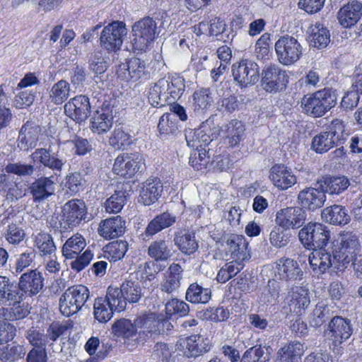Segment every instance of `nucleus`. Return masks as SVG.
Instances as JSON below:
<instances>
[{"instance_id": "f257e3e1", "label": "nucleus", "mask_w": 362, "mask_h": 362, "mask_svg": "<svg viewBox=\"0 0 362 362\" xmlns=\"http://www.w3.org/2000/svg\"><path fill=\"white\" fill-rule=\"evenodd\" d=\"M331 250L334 259L337 263L335 269L341 270L346 268L350 263L356 264L361 244L356 233H341L339 238L332 243Z\"/></svg>"}, {"instance_id": "f03ea898", "label": "nucleus", "mask_w": 362, "mask_h": 362, "mask_svg": "<svg viewBox=\"0 0 362 362\" xmlns=\"http://www.w3.org/2000/svg\"><path fill=\"white\" fill-rule=\"evenodd\" d=\"M134 323L141 344H144L153 335L163 334L173 327L168 319L154 313H144L137 316Z\"/></svg>"}, {"instance_id": "7ed1b4c3", "label": "nucleus", "mask_w": 362, "mask_h": 362, "mask_svg": "<svg viewBox=\"0 0 362 362\" xmlns=\"http://www.w3.org/2000/svg\"><path fill=\"white\" fill-rule=\"evenodd\" d=\"M301 103L307 115L314 117H322L337 104V93L332 88H325L310 97L305 96Z\"/></svg>"}, {"instance_id": "20e7f679", "label": "nucleus", "mask_w": 362, "mask_h": 362, "mask_svg": "<svg viewBox=\"0 0 362 362\" xmlns=\"http://www.w3.org/2000/svg\"><path fill=\"white\" fill-rule=\"evenodd\" d=\"M90 296L88 288L83 285L68 288L59 299V309L65 316H70L79 311Z\"/></svg>"}, {"instance_id": "39448f33", "label": "nucleus", "mask_w": 362, "mask_h": 362, "mask_svg": "<svg viewBox=\"0 0 362 362\" xmlns=\"http://www.w3.org/2000/svg\"><path fill=\"white\" fill-rule=\"evenodd\" d=\"M132 32L134 49L146 52L158 34L157 24L152 18L146 17L134 23Z\"/></svg>"}, {"instance_id": "423d86ee", "label": "nucleus", "mask_w": 362, "mask_h": 362, "mask_svg": "<svg viewBox=\"0 0 362 362\" xmlns=\"http://www.w3.org/2000/svg\"><path fill=\"white\" fill-rule=\"evenodd\" d=\"M274 49L278 61L284 65H291L298 61L303 54V47L298 40L288 35L280 37L275 42Z\"/></svg>"}, {"instance_id": "0eeeda50", "label": "nucleus", "mask_w": 362, "mask_h": 362, "mask_svg": "<svg viewBox=\"0 0 362 362\" xmlns=\"http://www.w3.org/2000/svg\"><path fill=\"white\" fill-rule=\"evenodd\" d=\"M127 34V29L123 22L113 21L103 29L100 36V47L108 52H116L120 49Z\"/></svg>"}, {"instance_id": "6e6552de", "label": "nucleus", "mask_w": 362, "mask_h": 362, "mask_svg": "<svg viewBox=\"0 0 362 362\" xmlns=\"http://www.w3.org/2000/svg\"><path fill=\"white\" fill-rule=\"evenodd\" d=\"M343 132L342 122L334 119L329 127V130L317 134L312 141V148L317 153L328 151L340 143V134Z\"/></svg>"}, {"instance_id": "1a4fd4ad", "label": "nucleus", "mask_w": 362, "mask_h": 362, "mask_svg": "<svg viewBox=\"0 0 362 362\" xmlns=\"http://www.w3.org/2000/svg\"><path fill=\"white\" fill-rule=\"evenodd\" d=\"M110 293L111 292L108 288L106 296L97 298L93 305L94 317L101 323L108 322L112 317L114 311L121 312L126 308L124 299L116 298L110 299Z\"/></svg>"}, {"instance_id": "9d476101", "label": "nucleus", "mask_w": 362, "mask_h": 362, "mask_svg": "<svg viewBox=\"0 0 362 362\" xmlns=\"http://www.w3.org/2000/svg\"><path fill=\"white\" fill-rule=\"evenodd\" d=\"M326 332L329 340L332 341L333 351L340 354L341 351L340 345L350 338L353 329L349 320L336 316L331 320Z\"/></svg>"}, {"instance_id": "9b49d317", "label": "nucleus", "mask_w": 362, "mask_h": 362, "mask_svg": "<svg viewBox=\"0 0 362 362\" xmlns=\"http://www.w3.org/2000/svg\"><path fill=\"white\" fill-rule=\"evenodd\" d=\"M306 216L305 211L301 208L287 207L276 213L275 222L279 226H322L307 219Z\"/></svg>"}, {"instance_id": "f8f14e48", "label": "nucleus", "mask_w": 362, "mask_h": 362, "mask_svg": "<svg viewBox=\"0 0 362 362\" xmlns=\"http://www.w3.org/2000/svg\"><path fill=\"white\" fill-rule=\"evenodd\" d=\"M234 81L241 87L253 85L259 81V66L250 60H242L232 66Z\"/></svg>"}, {"instance_id": "ddd939ff", "label": "nucleus", "mask_w": 362, "mask_h": 362, "mask_svg": "<svg viewBox=\"0 0 362 362\" xmlns=\"http://www.w3.org/2000/svg\"><path fill=\"white\" fill-rule=\"evenodd\" d=\"M144 164V159L139 153H122L116 158L112 170L117 175L131 177L142 170Z\"/></svg>"}, {"instance_id": "4468645a", "label": "nucleus", "mask_w": 362, "mask_h": 362, "mask_svg": "<svg viewBox=\"0 0 362 362\" xmlns=\"http://www.w3.org/2000/svg\"><path fill=\"white\" fill-rule=\"evenodd\" d=\"M90 100L84 95L71 98L64 106L65 115L78 124L86 122L90 116Z\"/></svg>"}, {"instance_id": "2eb2a0df", "label": "nucleus", "mask_w": 362, "mask_h": 362, "mask_svg": "<svg viewBox=\"0 0 362 362\" xmlns=\"http://www.w3.org/2000/svg\"><path fill=\"white\" fill-rule=\"evenodd\" d=\"M298 237L305 247L313 250L326 247L330 239V231L327 228H302Z\"/></svg>"}, {"instance_id": "dca6fc26", "label": "nucleus", "mask_w": 362, "mask_h": 362, "mask_svg": "<svg viewBox=\"0 0 362 362\" xmlns=\"http://www.w3.org/2000/svg\"><path fill=\"white\" fill-rule=\"evenodd\" d=\"M112 330L115 336L124 339V344L129 350H133L141 344L135 323H132L130 320L122 318L116 320L112 326Z\"/></svg>"}, {"instance_id": "f3484780", "label": "nucleus", "mask_w": 362, "mask_h": 362, "mask_svg": "<svg viewBox=\"0 0 362 362\" xmlns=\"http://www.w3.org/2000/svg\"><path fill=\"white\" fill-rule=\"evenodd\" d=\"M224 247L226 254L230 259L245 263L251 257L248 242L242 235L230 234Z\"/></svg>"}, {"instance_id": "a211bd4d", "label": "nucleus", "mask_w": 362, "mask_h": 362, "mask_svg": "<svg viewBox=\"0 0 362 362\" xmlns=\"http://www.w3.org/2000/svg\"><path fill=\"white\" fill-rule=\"evenodd\" d=\"M23 294L18 293L16 297L9 300L6 308H0V317L6 320L15 321L26 317L30 313V307L23 301Z\"/></svg>"}, {"instance_id": "6ab92c4d", "label": "nucleus", "mask_w": 362, "mask_h": 362, "mask_svg": "<svg viewBox=\"0 0 362 362\" xmlns=\"http://www.w3.org/2000/svg\"><path fill=\"white\" fill-rule=\"evenodd\" d=\"M177 345L188 358L197 357L210 350L208 339L200 334H194L180 339Z\"/></svg>"}, {"instance_id": "aec40b11", "label": "nucleus", "mask_w": 362, "mask_h": 362, "mask_svg": "<svg viewBox=\"0 0 362 362\" xmlns=\"http://www.w3.org/2000/svg\"><path fill=\"white\" fill-rule=\"evenodd\" d=\"M110 290L109 296L110 299L122 298L124 300L125 303H137L142 296V288L140 281L138 280L127 279L121 285L120 288L108 287Z\"/></svg>"}, {"instance_id": "412c9836", "label": "nucleus", "mask_w": 362, "mask_h": 362, "mask_svg": "<svg viewBox=\"0 0 362 362\" xmlns=\"http://www.w3.org/2000/svg\"><path fill=\"white\" fill-rule=\"evenodd\" d=\"M287 82L286 72L277 66H270L262 73V86L267 92H278L286 87Z\"/></svg>"}, {"instance_id": "4be33fe9", "label": "nucleus", "mask_w": 362, "mask_h": 362, "mask_svg": "<svg viewBox=\"0 0 362 362\" xmlns=\"http://www.w3.org/2000/svg\"><path fill=\"white\" fill-rule=\"evenodd\" d=\"M274 273L278 279L286 282L300 281L303 276V272L297 261L286 257L276 261Z\"/></svg>"}, {"instance_id": "5701e85b", "label": "nucleus", "mask_w": 362, "mask_h": 362, "mask_svg": "<svg viewBox=\"0 0 362 362\" xmlns=\"http://www.w3.org/2000/svg\"><path fill=\"white\" fill-rule=\"evenodd\" d=\"M308 260L313 272L318 274L325 273L332 267L335 269L337 264L329 247L314 249L310 254Z\"/></svg>"}, {"instance_id": "b1692460", "label": "nucleus", "mask_w": 362, "mask_h": 362, "mask_svg": "<svg viewBox=\"0 0 362 362\" xmlns=\"http://www.w3.org/2000/svg\"><path fill=\"white\" fill-rule=\"evenodd\" d=\"M41 133L40 127L33 121H27L21 128L17 139L18 148L24 151L35 148Z\"/></svg>"}, {"instance_id": "393cba45", "label": "nucleus", "mask_w": 362, "mask_h": 362, "mask_svg": "<svg viewBox=\"0 0 362 362\" xmlns=\"http://www.w3.org/2000/svg\"><path fill=\"white\" fill-rule=\"evenodd\" d=\"M44 286L42 274L37 269L30 270L23 274L20 278L18 288L19 293L28 296L37 294Z\"/></svg>"}, {"instance_id": "a878e982", "label": "nucleus", "mask_w": 362, "mask_h": 362, "mask_svg": "<svg viewBox=\"0 0 362 362\" xmlns=\"http://www.w3.org/2000/svg\"><path fill=\"white\" fill-rule=\"evenodd\" d=\"M62 213L63 221L69 226H76L86 218V206L81 199H71L66 202L63 206Z\"/></svg>"}, {"instance_id": "bb28decb", "label": "nucleus", "mask_w": 362, "mask_h": 362, "mask_svg": "<svg viewBox=\"0 0 362 362\" xmlns=\"http://www.w3.org/2000/svg\"><path fill=\"white\" fill-rule=\"evenodd\" d=\"M112 110L104 103L100 110L94 111L90 119V129L94 134L107 133L112 126Z\"/></svg>"}, {"instance_id": "cd10ccee", "label": "nucleus", "mask_w": 362, "mask_h": 362, "mask_svg": "<svg viewBox=\"0 0 362 362\" xmlns=\"http://www.w3.org/2000/svg\"><path fill=\"white\" fill-rule=\"evenodd\" d=\"M326 200V196L322 190L314 187H305L298 194V202L302 209L314 211L321 208Z\"/></svg>"}, {"instance_id": "c85d7f7f", "label": "nucleus", "mask_w": 362, "mask_h": 362, "mask_svg": "<svg viewBox=\"0 0 362 362\" xmlns=\"http://www.w3.org/2000/svg\"><path fill=\"white\" fill-rule=\"evenodd\" d=\"M53 176H42L30 186V192L35 202H42L54 194L56 182Z\"/></svg>"}, {"instance_id": "c756f323", "label": "nucleus", "mask_w": 362, "mask_h": 362, "mask_svg": "<svg viewBox=\"0 0 362 362\" xmlns=\"http://www.w3.org/2000/svg\"><path fill=\"white\" fill-rule=\"evenodd\" d=\"M362 16V4L351 1L341 7L338 12L339 23L344 28L354 25Z\"/></svg>"}, {"instance_id": "7c9ffc66", "label": "nucleus", "mask_w": 362, "mask_h": 362, "mask_svg": "<svg viewBox=\"0 0 362 362\" xmlns=\"http://www.w3.org/2000/svg\"><path fill=\"white\" fill-rule=\"evenodd\" d=\"M269 178L276 187L287 189L296 182V177L284 165H275L270 170Z\"/></svg>"}, {"instance_id": "2f4dec72", "label": "nucleus", "mask_w": 362, "mask_h": 362, "mask_svg": "<svg viewBox=\"0 0 362 362\" xmlns=\"http://www.w3.org/2000/svg\"><path fill=\"white\" fill-rule=\"evenodd\" d=\"M162 192L163 184L160 180H146L141 189L139 202L145 206H149L158 201Z\"/></svg>"}, {"instance_id": "473e14b6", "label": "nucleus", "mask_w": 362, "mask_h": 362, "mask_svg": "<svg viewBox=\"0 0 362 362\" xmlns=\"http://www.w3.org/2000/svg\"><path fill=\"white\" fill-rule=\"evenodd\" d=\"M30 159L34 163H40L45 167H47L57 172H61L62 166L64 165V163L61 159L51 154L49 148H36L30 155Z\"/></svg>"}, {"instance_id": "72a5a7b5", "label": "nucleus", "mask_w": 362, "mask_h": 362, "mask_svg": "<svg viewBox=\"0 0 362 362\" xmlns=\"http://www.w3.org/2000/svg\"><path fill=\"white\" fill-rule=\"evenodd\" d=\"M183 269L179 264L170 265L160 284L162 291L172 293L180 286Z\"/></svg>"}, {"instance_id": "f704fd0d", "label": "nucleus", "mask_w": 362, "mask_h": 362, "mask_svg": "<svg viewBox=\"0 0 362 362\" xmlns=\"http://www.w3.org/2000/svg\"><path fill=\"white\" fill-rule=\"evenodd\" d=\"M34 245L39 255L45 259L56 257L57 247L50 234L38 233L35 235Z\"/></svg>"}, {"instance_id": "c9c22d12", "label": "nucleus", "mask_w": 362, "mask_h": 362, "mask_svg": "<svg viewBox=\"0 0 362 362\" xmlns=\"http://www.w3.org/2000/svg\"><path fill=\"white\" fill-rule=\"evenodd\" d=\"M311 45L318 49L326 47L330 42L329 30L320 22L311 25L308 28Z\"/></svg>"}, {"instance_id": "e433bc0d", "label": "nucleus", "mask_w": 362, "mask_h": 362, "mask_svg": "<svg viewBox=\"0 0 362 362\" xmlns=\"http://www.w3.org/2000/svg\"><path fill=\"white\" fill-rule=\"evenodd\" d=\"M322 218L332 225H346L351 218L344 208L339 205L327 207L322 212Z\"/></svg>"}, {"instance_id": "4c0bfd02", "label": "nucleus", "mask_w": 362, "mask_h": 362, "mask_svg": "<svg viewBox=\"0 0 362 362\" xmlns=\"http://www.w3.org/2000/svg\"><path fill=\"white\" fill-rule=\"evenodd\" d=\"M310 303L309 291L302 286H296L292 288L291 300L289 303L290 309L297 314H301Z\"/></svg>"}, {"instance_id": "58836bf2", "label": "nucleus", "mask_w": 362, "mask_h": 362, "mask_svg": "<svg viewBox=\"0 0 362 362\" xmlns=\"http://www.w3.org/2000/svg\"><path fill=\"white\" fill-rule=\"evenodd\" d=\"M211 297V291L209 288H204L197 283L191 284L185 293V299L193 304H205Z\"/></svg>"}, {"instance_id": "ea45409f", "label": "nucleus", "mask_w": 362, "mask_h": 362, "mask_svg": "<svg viewBox=\"0 0 362 362\" xmlns=\"http://www.w3.org/2000/svg\"><path fill=\"white\" fill-rule=\"evenodd\" d=\"M129 194L124 185L118 186L115 193L106 200L105 209L109 213H117L122 210L126 203Z\"/></svg>"}, {"instance_id": "a19ab883", "label": "nucleus", "mask_w": 362, "mask_h": 362, "mask_svg": "<svg viewBox=\"0 0 362 362\" xmlns=\"http://www.w3.org/2000/svg\"><path fill=\"white\" fill-rule=\"evenodd\" d=\"M271 351L270 346H254L244 353L240 362H268Z\"/></svg>"}, {"instance_id": "79ce46f5", "label": "nucleus", "mask_w": 362, "mask_h": 362, "mask_svg": "<svg viewBox=\"0 0 362 362\" xmlns=\"http://www.w3.org/2000/svg\"><path fill=\"white\" fill-rule=\"evenodd\" d=\"M221 131L226 134L230 146L233 147L238 145L243 139L245 127L240 121L234 119L221 127Z\"/></svg>"}, {"instance_id": "37998d69", "label": "nucleus", "mask_w": 362, "mask_h": 362, "mask_svg": "<svg viewBox=\"0 0 362 362\" xmlns=\"http://www.w3.org/2000/svg\"><path fill=\"white\" fill-rule=\"evenodd\" d=\"M303 352V345L300 342L291 341L279 351L280 362H298Z\"/></svg>"}, {"instance_id": "c03bdc74", "label": "nucleus", "mask_w": 362, "mask_h": 362, "mask_svg": "<svg viewBox=\"0 0 362 362\" xmlns=\"http://www.w3.org/2000/svg\"><path fill=\"white\" fill-rule=\"evenodd\" d=\"M83 237L77 233L69 238L62 247V255L66 259H73L86 247Z\"/></svg>"}, {"instance_id": "a18cd8bd", "label": "nucleus", "mask_w": 362, "mask_h": 362, "mask_svg": "<svg viewBox=\"0 0 362 362\" xmlns=\"http://www.w3.org/2000/svg\"><path fill=\"white\" fill-rule=\"evenodd\" d=\"M70 84L66 80H60L54 83L49 93V98L55 105H62L70 95Z\"/></svg>"}, {"instance_id": "49530a36", "label": "nucleus", "mask_w": 362, "mask_h": 362, "mask_svg": "<svg viewBox=\"0 0 362 362\" xmlns=\"http://www.w3.org/2000/svg\"><path fill=\"white\" fill-rule=\"evenodd\" d=\"M175 244L179 250L186 254L194 253L198 249V243L195 239L194 233H185L182 235H177L174 238Z\"/></svg>"}, {"instance_id": "de8ad7c7", "label": "nucleus", "mask_w": 362, "mask_h": 362, "mask_svg": "<svg viewBox=\"0 0 362 362\" xmlns=\"http://www.w3.org/2000/svg\"><path fill=\"white\" fill-rule=\"evenodd\" d=\"M128 249V244L124 240H117L108 243L104 247L105 257L110 262H116L124 257Z\"/></svg>"}, {"instance_id": "09e8293b", "label": "nucleus", "mask_w": 362, "mask_h": 362, "mask_svg": "<svg viewBox=\"0 0 362 362\" xmlns=\"http://www.w3.org/2000/svg\"><path fill=\"white\" fill-rule=\"evenodd\" d=\"M192 107L195 112L201 114L206 110L213 102L211 93L208 88L197 90L193 94Z\"/></svg>"}, {"instance_id": "8fccbe9b", "label": "nucleus", "mask_w": 362, "mask_h": 362, "mask_svg": "<svg viewBox=\"0 0 362 362\" xmlns=\"http://www.w3.org/2000/svg\"><path fill=\"white\" fill-rule=\"evenodd\" d=\"M245 263L231 259V261L226 263L218 271L216 276L217 281L221 284L226 283L238 274L243 269Z\"/></svg>"}, {"instance_id": "3c124183", "label": "nucleus", "mask_w": 362, "mask_h": 362, "mask_svg": "<svg viewBox=\"0 0 362 362\" xmlns=\"http://www.w3.org/2000/svg\"><path fill=\"white\" fill-rule=\"evenodd\" d=\"M148 255L156 261H166L171 256V250L165 240H160L151 243Z\"/></svg>"}, {"instance_id": "603ef678", "label": "nucleus", "mask_w": 362, "mask_h": 362, "mask_svg": "<svg viewBox=\"0 0 362 362\" xmlns=\"http://www.w3.org/2000/svg\"><path fill=\"white\" fill-rule=\"evenodd\" d=\"M73 325L69 322H61L55 321L52 322L46 332V338L48 344L52 345L58 338L64 335L69 329L72 328Z\"/></svg>"}, {"instance_id": "864d4df0", "label": "nucleus", "mask_w": 362, "mask_h": 362, "mask_svg": "<svg viewBox=\"0 0 362 362\" xmlns=\"http://www.w3.org/2000/svg\"><path fill=\"white\" fill-rule=\"evenodd\" d=\"M330 317L328 306L323 302L318 303L309 316V322L312 327H319Z\"/></svg>"}, {"instance_id": "5fc2aeb1", "label": "nucleus", "mask_w": 362, "mask_h": 362, "mask_svg": "<svg viewBox=\"0 0 362 362\" xmlns=\"http://www.w3.org/2000/svg\"><path fill=\"white\" fill-rule=\"evenodd\" d=\"M119 69L127 70L132 78H140L146 75V63L144 61L133 57L125 63L119 65Z\"/></svg>"}, {"instance_id": "6e6d98bb", "label": "nucleus", "mask_w": 362, "mask_h": 362, "mask_svg": "<svg viewBox=\"0 0 362 362\" xmlns=\"http://www.w3.org/2000/svg\"><path fill=\"white\" fill-rule=\"evenodd\" d=\"M19 293L18 286L11 282L8 278L0 276V302L7 303L13 297H16Z\"/></svg>"}, {"instance_id": "4d7b16f0", "label": "nucleus", "mask_w": 362, "mask_h": 362, "mask_svg": "<svg viewBox=\"0 0 362 362\" xmlns=\"http://www.w3.org/2000/svg\"><path fill=\"white\" fill-rule=\"evenodd\" d=\"M292 234L290 228H274L270 233V243L276 247L286 245Z\"/></svg>"}, {"instance_id": "13d9d810", "label": "nucleus", "mask_w": 362, "mask_h": 362, "mask_svg": "<svg viewBox=\"0 0 362 362\" xmlns=\"http://www.w3.org/2000/svg\"><path fill=\"white\" fill-rule=\"evenodd\" d=\"M189 311V305L177 298L171 299L165 305L166 315L169 317L173 315L183 317L187 315Z\"/></svg>"}, {"instance_id": "bf43d9fd", "label": "nucleus", "mask_w": 362, "mask_h": 362, "mask_svg": "<svg viewBox=\"0 0 362 362\" xmlns=\"http://www.w3.org/2000/svg\"><path fill=\"white\" fill-rule=\"evenodd\" d=\"M279 283L275 279H269L267 286L260 296V300L264 303H274L279 297Z\"/></svg>"}, {"instance_id": "052dcab7", "label": "nucleus", "mask_w": 362, "mask_h": 362, "mask_svg": "<svg viewBox=\"0 0 362 362\" xmlns=\"http://www.w3.org/2000/svg\"><path fill=\"white\" fill-rule=\"evenodd\" d=\"M165 85H168V81L165 78L160 79L154 86L151 88L148 100L152 106L153 107H163L165 105V100H162V88L165 87Z\"/></svg>"}, {"instance_id": "680f3d73", "label": "nucleus", "mask_w": 362, "mask_h": 362, "mask_svg": "<svg viewBox=\"0 0 362 362\" xmlns=\"http://www.w3.org/2000/svg\"><path fill=\"white\" fill-rule=\"evenodd\" d=\"M228 291L233 298H240L243 293L250 291L247 279L243 277L235 278L230 282Z\"/></svg>"}, {"instance_id": "e2e57ef3", "label": "nucleus", "mask_w": 362, "mask_h": 362, "mask_svg": "<svg viewBox=\"0 0 362 362\" xmlns=\"http://www.w3.org/2000/svg\"><path fill=\"white\" fill-rule=\"evenodd\" d=\"M326 192L330 194H339L343 192L349 186V180L344 177H332L327 182Z\"/></svg>"}, {"instance_id": "0e129e2a", "label": "nucleus", "mask_w": 362, "mask_h": 362, "mask_svg": "<svg viewBox=\"0 0 362 362\" xmlns=\"http://www.w3.org/2000/svg\"><path fill=\"white\" fill-rule=\"evenodd\" d=\"M130 136L122 129H115L109 139L110 144L117 149H124L131 144Z\"/></svg>"}, {"instance_id": "69168bd1", "label": "nucleus", "mask_w": 362, "mask_h": 362, "mask_svg": "<svg viewBox=\"0 0 362 362\" xmlns=\"http://www.w3.org/2000/svg\"><path fill=\"white\" fill-rule=\"evenodd\" d=\"M84 181L79 173H74L66 177L65 187L70 195H74L83 189Z\"/></svg>"}, {"instance_id": "338daca9", "label": "nucleus", "mask_w": 362, "mask_h": 362, "mask_svg": "<svg viewBox=\"0 0 362 362\" xmlns=\"http://www.w3.org/2000/svg\"><path fill=\"white\" fill-rule=\"evenodd\" d=\"M4 170L7 173H13L21 177L31 176L35 171L34 165L21 163H8Z\"/></svg>"}, {"instance_id": "774afa93", "label": "nucleus", "mask_w": 362, "mask_h": 362, "mask_svg": "<svg viewBox=\"0 0 362 362\" xmlns=\"http://www.w3.org/2000/svg\"><path fill=\"white\" fill-rule=\"evenodd\" d=\"M35 98V93L33 90L25 89L21 90L15 97V105L17 108H23L30 106Z\"/></svg>"}]
</instances>
